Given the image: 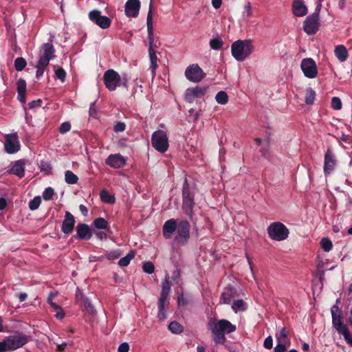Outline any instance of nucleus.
I'll return each mask as SVG.
<instances>
[{"mask_svg":"<svg viewBox=\"0 0 352 352\" xmlns=\"http://www.w3.org/2000/svg\"><path fill=\"white\" fill-rule=\"evenodd\" d=\"M209 328L216 344H223L226 341L225 333H232L236 329L234 324L226 319L211 321Z\"/></svg>","mask_w":352,"mask_h":352,"instance_id":"f257e3e1","label":"nucleus"},{"mask_svg":"<svg viewBox=\"0 0 352 352\" xmlns=\"http://www.w3.org/2000/svg\"><path fill=\"white\" fill-rule=\"evenodd\" d=\"M55 49L52 43H43L39 52L38 60L36 65V76L39 78L43 75L45 68L48 66L50 61L52 60L55 55Z\"/></svg>","mask_w":352,"mask_h":352,"instance_id":"f03ea898","label":"nucleus"},{"mask_svg":"<svg viewBox=\"0 0 352 352\" xmlns=\"http://www.w3.org/2000/svg\"><path fill=\"white\" fill-rule=\"evenodd\" d=\"M254 48L252 40H238L232 44L231 52L236 60L241 62L250 56Z\"/></svg>","mask_w":352,"mask_h":352,"instance_id":"7ed1b4c3","label":"nucleus"},{"mask_svg":"<svg viewBox=\"0 0 352 352\" xmlns=\"http://www.w3.org/2000/svg\"><path fill=\"white\" fill-rule=\"evenodd\" d=\"M29 341L27 336L22 333H16L7 337L0 342V352L14 351L22 347Z\"/></svg>","mask_w":352,"mask_h":352,"instance_id":"20e7f679","label":"nucleus"},{"mask_svg":"<svg viewBox=\"0 0 352 352\" xmlns=\"http://www.w3.org/2000/svg\"><path fill=\"white\" fill-rule=\"evenodd\" d=\"M267 234L269 237L277 241L285 240L289 236V230L281 222L276 221L271 223L267 229Z\"/></svg>","mask_w":352,"mask_h":352,"instance_id":"39448f33","label":"nucleus"},{"mask_svg":"<svg viewBox=\"0 0 352 352\" xmlns=\"http://www.w3.org/2000/svg\"><path fill=\"white\" fill-rule=\"evenodd\" d=\"M152 146L159 152L164 153L168 150V141L166 133L162 130L155 131L151 138Z\"/></svg>","mask_w":352,"mask_h":352,"instance_id":"423d86ee","label":"nucleus"},{"mask_svg":"<svg viewBox=\"0 0 352 352\" xmlns=\"http://www.w3.org/2000/svg\"><path fill=\"white\" fill-rule=\"evenodd\" d=\"M320 8H316L314 12L308 16L303 23V30L309 35L314 34L319 28Z\"/></svg>","mask_w":352,"mask_h":352,"instance_id":"0eeeda50","label":"nucleus"},{"mask_svg":"<svg viewBox=\"0 0 352 352\" xmlns=\"http://www.w3.org/2000/svg\"><path fill=\"white\" fill-rule=\"evenodd\" d=\"M4 138V148L7 153L14 154L20 151L21 144L16 133L6 134Z\"/></svg>","mask_w":352,"mask_h":352,"instance_id":"6e6552de","label":"nucleus"},{"mask_svg":"<svg viewBox=\"0 0 352 352\" xmlns=\"http://www.w3.org/2000/svg\"><path fill=\"white\" fill-rule=\"evenodd\" d=\"M332 323L333 327L337 330V331L342 334L344 336L346 342L352 346V335H351L348 328L345 324H344L342 322V315H332Z\"/></svg>","mask_w":352,"mask_h":352,"instance_id":"1a4fd4ad","label":"nucleus"},{"mask_svg":"<svg viewBox=\"0 0 352 352\" xmlns=\"http://www.w3.org/2000/svg\"><path fill=\"white\" fill-rule=\"evenodd\" d=\"M104 82L109 91H114L121 84V77L113 69H108L103 76Z\"/></svg>","mask_w":352,"mask_h":352,"instance_id":"9d476101","label":"nucleus"},{"mask_svg":"<svg viewBox=\"0 0 352 352\" xmlns=\"http://www.w3.org/2000/svg\"><path fill=\"white\" fill-rule=\"evenodd\" d=\"M176 230L175 241L179 244H185L190 237V223L186 220H182L179 223Z\"/></svg>","mask_w":352,"mask_h":352,"instance_id":"9b49d317","label":"nucleus"},{"mask_svg":"<svg viewBox=\"0 0 352 352\" xmlns=\"http://www.w3.org/2000/svg\"><path fill=\"white\" fill-rule=\"evenodd\" d=\"M185 76L191 82H198L206 76V74L197 64H192L186 69Z\"/></svg>","mask_w":352,"mask_h":352,"instance_id":"f8f14e48","label":"nucleus"},{"mask_svg":"<svg viewBox=\"0 0 352 352\" xmlns=\"http://www.w3.org/2000/svg\"><path fill=\"white\" fill-rule=\"evenodd\" d=\"M304 75L309 78H314L318 74V68L315 61L310 58H304L300 63Z\"/></svg>","mask_w":352,"mask_h":352,"instance_id":"ddd939ff","label":"nucleus"},{"mask_svg":"<svg viewBox=\"0 0 352 352\" xmlns=\"http://www.w3.org/2000/svg\"><path fill=\"white\" fill-rule=\"evenodd\" d=\"M89 19L102 29L108 28L111 25V20L109 17L101 15L98 10H93L89 13Z\"/></svg>","mask_w":352,"mask_h":352,"instance_id":"4468645a","label":"nucleus"},{"mask_svg":"<svg viewBox=\"0 0 352 352\" xmlns=\"http://www.w3.org/2000/svg\"><path fill=\"white\" fill-rule=\"evenodd\" d=\"M207 92L206 87H195L188 88L185 92V99L188 102H192L195 98L204 96Z\"/></svg>","mask_w":352,"mask_h":352,"instance_id":"2eb2a0df","label":"nucleus"},{"mask_svg":"<svg viewBox=\"0 0 352 352\" xmlns=\"http://www.w3.org/2000/svg\"><path fill=\"white\" fill-rule=\"evenodd\" d=\"M194 206L193 196L186 189L183 191V205L182 208L184 212L189 216L192 217V208Z\"/></svg>","mask_w":352,"mask_h":352,"instance_id":"dca6fc26","label":"nucleus"},{"mask_svg":"<svg viewBox=\"0 0 352 352\" xmlns=\"http://www.w3.org/2000/svg\"><path fill=\"white\" fill-rule=\"evenodd\" d=\"M140 8L139 0H128L125 4V14L129 17H136L139 14Z\"/></svg>","mask_w":352,"mask_h":352,"instance_id":"f3484780","label":"nucleus"},{"mask_svg":"<svg viewBox=\"0 0 352 352\" xmlns=\"http://www.w3.org/2000/svg\"><path fill=\"white\" fill-rule=\"evenodd\" d=\"M105 162L112 168H119L124 166L126 160L120 154H111L106 159Z\"/></svg>","mask_w":352,"mask_h":352,"instance_id":"a211bd4d","label":"nucleus"},{"mask_svg":"<svg viewBox=\"0 0 352 352\" xmlns=\"http://www.w3.org/2000/svg\"><path fill=\"white\" fill-rule=\"evenodd\" d=\"M92 236V233L88 225L79 223L76 227V238L80 240H88Z\"/></svg>","mask_w":352,"mask_h":352,"instance_id":"6ab92c4d","label":"nucleus"},{"mask_svg":"<svg viewBox=\"0 0 352 352\" xmlns=\"http://www.w3.org/2000/svg\"><path fill=\"white\" fill-rule=\"evenodd\" d=\"M292 12L296 16L302 17L307 14L308 9L302 0H294Z\"/></svg>","mask_w":352,"mask_h":352,"instance_id":"aec40b11","label":"nucleus"},{"mask_svg":"<svg viewBox=\"0 0 352 352\" xmlns=\"http://www.w3.org/2000/svg\"><path fill=\"white\" fill-rule=\"evenodd\" d=\"M75 224L74 216L68 211L65 212V219L62 224V231L65 234H69L72 232Z\"/></svg>","mask_w":352,"mask_h":352,"instance_id":"412c9836","label":"nucleus"},{"mask_svg":"<svg viewBox=\"0 0 352 352\" xmlns=\"http://www.w3.org/2000/svg\"><path fill=\"white\" fill-rule=\"evenodd\" d=\"M336 165V161L333 155L329 148L327 149L324 155V172L325 175L329 174L333 169Z\"/></svg>","mask_w":352,"mask_h":352,"instance_id":"4be33fe9","label":"nucleus"},{"mask_svg":"<svg viewBox=\"0 0 352 352\" xmlns=\"http://www.w3.org/2000/svg\"><path fill=\"white\" fill-rule=\"evenodd\" d=\"M177 222L175 219H171L166 221L163 226V235L166 239H170L173 233L177 229Z\"/></svg>","mask_w":352,"mask_h":352,"instance_id":"5701e85b","label":"nucleus"},{"mask_svg":"<svg viewBox=\"0 0 352 352\" xmlns=\"http://www.w3.org/2000/svg\"><path fill=\"white\" fill-rule=\"evenodd\" d=\"M25 162L23 160H18L14 162L12 164V168L10 170V173L16 175L19 177L21 178L24 176L25 172Z\"/></svg>","mask_w":352,"mask_h":352,"instance_id":"b1692460","label":"nucleus"},{"mask_svg":"<svg viewBox=\"0 0 352 352\" xmlns=\"http://www.w3.org/2000/svg\"><path fill=\"white\" fill-rule=\"evenodd\" d=\"M148 54L150 58V69L151 70L153 77H154L155 75V70L157 67V57L155 51V45L148 46Z\"/></svg>","mask_w":352,"mask_h":352,"instance_id":"393cba45","label":"nucleus"},{"mask_svg":"<svg viewBox=\"0 0 352 352\" xmlns=\"http://www.w3.org/2000/svg\"><path fill=\"white\" fill-rule=\"evenodd\" d=\"M17 93L18 100L22 103L25 104L26 102V82L23 79H19L17 82Z\"/></svg>","mask_w":352,"mask_h":352,"instance_id":"a878e982","label":"nucleus"},{"mask_svg":"<svg viewBox=\"0 0 352 352\" xmlns=\"http://www.w3.org/2000/svg\"><path fill=\"white\" fill-rule=\"evenodd\" d=\"M235 296V290L232 287H226L221 294L220 302L230 304L231 300Z\"/></svg>","mask_w":352,"mask_h":352,"instance_id":"bb28decb","label":"nucleus"},{"mask_svg":"<svg viewBox=\"0 0 352 352\" xmlns=\"http://www.w3.org/2000/svg\"><path fill=\"white\" fill-rule=\"evenodd\" d=\"M171 285V282L168 276L162 283V291L159 299L168 300Z\"/></svg>","mask_w":352,"mask_h":352,"instance_id":"cd10ccee","label":"nucleus"},{"mask_svg":"<svg viewBox=\"0 0 352 352\" xmlns=\"http://www.w3.org/2000/svg\"><path fill=\"white\" fill-rule=\"evenodd\" d=\"M277 344L283 345H290V340L287 337L285 328H282L278 333L275 335Z\"/></svg>","mask_w":352,"mask_h":352,"instance_id":"c85d7f7f","label":"nucleus"},{"mask_svg":"<svg viewBox=\"0 0 352 352\" xmlns=\"http://www.w3.org/2000/svg\"><path fill=\"white\" fill-rule=\"evenodd\" d=\"M335 55L340 62H344L348 58V52L346 47L340 45L335 48Z\"/></svg>","mask_w":352,"mask_h":352,"instance_id":"c756f323","label":"nucleus"},{"mask_svg":"<svg viewBox=\"0 0 352 352\" xmlns=\"http://www.w3.org/2000/svg\"><path fill=\"white\" fill-rule=\"evenodd\" d=\"M168 304V300L159 299L158 300V314L157 318L160 320H164L166 316L165 312V306Z\"/></svg>","mask_w":352,"mask_h":352,"instance_id":"7c9ffc66","label":"nucleus"},{"mask_svg":"<svg viewBox=\"0 0 352 352\" xmlns=\"http://www.w3.org/2000/svg\"><path fill=\"white\" fill-rule=\"evenodd\" d=\"M232 309L235 313L238 311H244L247 309V305L241 299L234 300L232 305Z\"/></svg>","mask_w":352,"mask_h":352,"instance_id":"2f4dec72","label":"nucleus"},{"mask_svg":"<svg viewBox=\"0 0 352 352\" xmlns=\"http://www.w3.org/2000/svg\"><path fill=\"white\" fill-rule=\"evenodd\" d=\"M209 45L212 50H219L223 47V41L220 36H217L210 41Z\"/></svg>","mask_w":352,"mask_h":352,"instance_id":"473e14b6","label":"nucleus"},{"mask_svg":"<svg viewBox=\"0 0 352 352\" xmlns=\"http://www.w3.org/2000/svg\"><path fill=\"white\" fill-rule=\"evenodd\" d=\"M65 180L68 184H75L78 182V177L71 170H67L65 173Z\"/></svg>","mask_w":352,"mask_h":352,"instance_id":"72a5a7b5","label":"nucleus"},{"mask_svg":"<svg viewBox=\"0 0 352 352\" xmlns=\"http://www.w3.org/2000/svg\"><path fill=\"white\" fill-rule=\"evenodd\" d=\"M134 256L135 252L133 251H131L125 256L120 259L118 262L119 265L122 267L127 266L130 261L134 258Z\"/></svg>","mask_w":352,"mask_h":352,"instance_id":"f704fd0d","label":"nucleus"},{"mask_svg":"<svg viewBox=\"0 0 352 352\" xmlns=\"http://www.w3.org/2000/svg\"><path fill=\"white\" fill-rule=\"evenodd\" d=\"M100 198L102 201L107 204H114L116 199L113 196L111 195L107 191L102 190L100 192Z\"/></svg>","mask_w":352,"mask_h":352,"instance_id":"c9c22d12","label":"nucleus"},{"mask_svg":"<svg viewBox=\"0 0 352 352\" xmlns=\"http://www.w3.org/2000/svg\"><path fill=\"white\" fill-rule=\"evenodd\" d=\"M215 99L217 103L221 104H225L228 102V96L225 91H221L217 94Z\"/></svg>","mask_w":352,"mask_h":352,"instance_id":"e433bc0d","label":"nucleus"},{"mask_svg":"<svg viewBox=\"0 0 352 352\" xmlns=\"http://www.w3.org/2000/svg\"><path fill=\"white\" fill-rule=\"evenodd\" d=\"M315 96L316 93L312 89H307L305 94V102L307 104H312L315 100Z\"/></svg>","mask_w":352,"mask_h":352,"instance_id":"4c0bfd02","label":"nucleus"},{"mask_svg":"<svg viewBox=\"0 0 352 352\" xmlns=\"http://www.w3.org/2000/svg\"><path fill=\"white\" fill-rule=\"evenodd\" d=\"M169 330L173 333H181L183 331L182 326L176 321L171 322L168 326Z\"/></svg>","mask_w":352,"mask_h":352,"instance_id":"58836bf2","label":"nucleus"},{"mask_svg":"<svg viewBox=\"0 0 352 352\" xmlns=\"http://www.w3.org/2000/svg\"><path fill=\"white\" fill-rule=\"evenodd\" d=\"M26 65V60L22 57L16 58L14 60V67L18 72L22 71L25 67Z\"/></svg>","mask_w":352,"mask_h":352,"instance_id":"ea45409f","label":"nucleus"},{"mask_svg":"<svg viewBox=\"0 0 352 352\" xmlns=\"http://www.w3.org/2000/svg\"><path fill=\"white\" fill-rule=\"evenodd\" d=\"M93 223L98 229H106L108 227V222L102 217L96 219Z\"/></svg>","mask_w":352,"mask_h":352,"instance_id":"a19ab883","label":"nucleus"},{"mask_svg":"<svg viewBox=\"0 0 352 352\" xmlns=\"http://www.w3.org/2000/svg\"><path fill=\"white\" fill-rule=\"evenodd\" d=\"M80 299L82 300V304L87 309V311L91 314H94V309L89 299L82 295L80 296Z\"/></svg>","mask_w":352,"mask_h":352,"instance_id":"79ce46f5","label":"nucleus"},{"mask_svg":"<svg viewBox=\"0 0 352 352\" xmlns=\"http://www.w3.org/2000/svg\"><path fill=\"white\" fill-rule=\"evenodd\" d=\"M320 245L325 252H329L332 249V242L329 238H322L320 241Z\"/></svg>","mask_w":352,"mask_h":352,"instance_id":"37998d69","label":"nucleus"},{"mask_svg":"<svg viewBox=\"0 0 352 352\" xmlns=\"http://www.w3.org/2000/svg\"><path fill=\"white\" fill-rule=\"evenodd\" d=\"M41 203V199L40 197H36L32 200H31L29 203V208L32 210H36Z\"/></svg>","mask_w":352,"mask_h":352,"instance_id":"c03bdc74","label":"nucleus"},{"mask_svg":"<svg viewBox=\"0 0 352 352\" xmlns=\"http://www.w3.org/2000/svg\"><path fill=\"white\" fill-rule=\"evenodd\" d=\"M142 270L144 272L151 274L154 272L155 266L152 262L148 261L144 263L142 266Z\"/></svg>","mask_w":352,"mask_h":352,"instance_id":"a18cd8bd","label":"nucleus"},{"mask_svg":"<svg viewBox=\"0 0 352 352\" xmlns=\"http://www.w3.org/2000/svg\"><path fill=\"white\" fill-rule=\"evenodd\" d=\"M252 15V8L250 3H248L244 6V11L243 12V16L245 19H248Z\"/></svg>","mask_w":352,"mask_h":352,"instance_id":"49530a36","label":"nucleus"},{"mask_svg":"<svg viewBox=\"0 0 352 352\" xmlns=\"http://www.w3.org/2000/svg\"><path fill=\"white\" fill-rule=\"evenodd\" d=\"M342 106L341 100L338 97H333L331 99V107L335 110L341 109Z\"/></svg>","mask_w":352,"mask_h":352,"instance_id":"de8ad7c7","label":"nucleus"},{"mask_svg":"<svg viewBox=\"0 0 352 352\" xmlns=\"http://www.w3.org/2000/svg\"><path fill=\"white\" fill-rule=\"evenodd\" d=\"M54 195V189L51 187H48L44 190V192L43 193V197L45 200H50L52 199Z\"/></svg>","mask_w":352,"mask_h":352,"instance_id":"09e8293b","label":"nucleus"},{"mask_svg":"<svg viewBox=\"0 0 352 352\" xmlns=\"http://www.w3.org/2000/svg\"><path fill=\"white\" fill-rule=\"evenodd\" d=\"M147 32H148V38L149 45H154L153 24L147 25Z\"/></svg>","mask_w":352,"mask_h":352,"instance_id":"8fccbe9b","label":"nucleus"},{"mask_svg":"<svg viewBox=\"0 0 352 352\" xmlns=\"http://www.w3.org/2000/svg\"><path fill=\"white\" fill-rule=\"evenodd\" d=\"M55 74L57 78L60 79L62 82L65 81L66 73L62 68H58L55 70Z\"/></svg>","mask_w":352,"mask_h":352,"instance_id":"3c124183","label":"nucleus"},{"mask_svg":"<svg viewBox=\"0 0 352 352\" xmlns=\"http://www.w3.org/2000/svg\"><path fill=\"white\" fill-rule=\"evenodd\" d=\"M71 129V124L69 122H63L59 127V132L60 133H65Z\"/></svg>","mask_w":352,"mask_h":352,"instance_id":"603ef678","label":"nucleus"},{"mask_svg":"<svg viewBox=\"0 0 352 352\" xmlns=\"http://www.w3.org/2000/svg\"><path fill=\"white\" fill-rule=\"evenodd\" d=\"M263 346H265V348L267 349H270L272 348L273 346V339H272V337L271 336H269L268 337H267L265 340H264V343H263Z\"/></svg>","mask_w":352,"mask_h":352,"instance_id":"864d4df0","label":"nucleus"},{"mask_svg":"<svg viewBox=\"0 0 352 352\" xmlns=\"http://www.w3.org/2000/svg\"><path fill=\"white\" fill-rule=\"evenodd\" d=\"M152 6H153L152 0H151L149 10H148V12L147 14V18H146V25L153 24Z\"/></svg>","mask_w":352,"mask_h":352,"instance_id":"5fc2aeb1","label":"nucleus"},{"mask_svg":"<svg viewBox=\"0 0 352 352\" xmlns=\"http://www.w3.org/2000/svg\"><path fill=\"white\" fill-rule=\"evenodd\" d=\"M125 130V124L122 122H117L114 126V131L116 132H122Z\"/></svg>","mask_w":352,"mask_h":352,"instance_id":"6e6d98bb","label":"nucleus"},{"mask_svg":"<svg viewBox=\"0 0 352 352\" xmlns=\"http://www.w3.org/2000/svg\"><path fill=\"white\" fill-rule=\"evenodd\" d=\"M289 346L287 345L277 344L276 346L274 347V352H285L287 348Z\"/></svg>","mask_w":352,"mask_h":352,"instance_id":"4d7b16f0","label":"nucleus"},{"mask_svg":"<svg viewBox=\"0 0 352 352\" xmlns=\"http://www.w3.org/2000/svg\"><path fill=\"white\" fill-rule=\"evenodd\" d=\"M129 345L127 342L122 343L118 347V352H129Z\"/></svg>","mask_w":352,"mask_h":352,"instance_id":"13d9d810","label":"nucleus"},{"mask_svg":"<svg viewBox=\"0 0 352 352\" xmlns=\"http://www.w3.org/2000/svg\"><path fill=\"white\" fill-rule=\"evenodd\" d=\"M41 103H42L41 100H33L29 103V107L30 109L38 107L41 105Z\"/></svg>","mask_w":352,"mask_h":352,"instance_id":"bf43d9fd","label":"nucleus"},{"mask_svg":"<svg viewBox=\"0 0 352 352\" xmlns=\"http://www.w3.org/2000/svg\"><path fill=\"white\" fill-rule=\"evenodd\" d=\"M56 318L59 320H62L65 316V312L63 309L60 307L58 309L56 310Z\"/></svg>","mask_w":352,"mask_h":352,"instance_id":"052dcab7","label":"nucleus"},{"mask_svg":"<svg viewBox=\"0 0 352 352\" xmlns=\"http://www.w3.org/2000/svg\"><path fill=\"white\" fill-rule=\"evenodd\" d=\"M331 316L332 315H338V314H341V311L338 307V306L337 305H333L331 309Z\"/></svg>","mask_w":352,"mask_h":352,"instance_id":"680f3d73","label":"nucleus"},{"mask_svg":"<svg viewBox=\"0 0 352 352\" xmlns=\"http://www.w3.org/2000/svg\"><path fill=\"white\" fill-rule=\"evenodd\" d=\"M221 0H212V5L215 9L219 8L221 6Z\"/></svg>","mask_w":352,"mask_h":352,"instance_id":"e2e57ef3","label":"nucleus"},{"mask_svg":"<svg viewBox=\"0 0 352 352\" xmlns=\"http://www.w3.org/2000/svg\"><path fill=\"white\" fill-rule=\"evenodd\" d=\"M118 256H119V254L115 252H112L108 253L107 254V258L109 260L117 258Z\"/></svg>","mask_w":352,"mask_h":352,"instance_id":"0e129e2a","label":"nucleus"},{"mask_svg":"<svg viewBox=\"0 0 352 352\" xmlns=\"http://www.w3.org/2000/svg\"><path fill=\"white\" fill-rule=\"evenodd\" d=\"M188 112L190 113V116H192L195 120L198 119L199 113L197 112H195L193 109H190Z\"/></svg>","mask_w":352,"mask_h":352,"instance_id":"69168bd1","label":"nucleus"},{"mask_svg":"<svg viewBox=\"0 0 352 352\" xmlns=\"http://www.w3.org/2000/svg\"><path fill=\"white\" fill-rule=\"evenodd\" d=\"M177 302H178V305L179 306H182V305L183 306V305H186V301L184 299L183 296H179L178 297Z\"/></svg>","mask_w":352,"mask_h":352,"instance_id":"338daca9","label":"nucleus"},{"mask_svg":"<svg viewBox=\"0 0 352 352\" xmlns=\"http://www.w3.org/2000/svg\"><path fill=\"white\" fill-rule=\"evenodd\" d=\"M7 206L6 199L4 198H0V210L4 209Z\"/></svg>","mask_w":352,"mask_h":352,"instance_id":"774afa93","label":"nucleus"}]
</instances>
